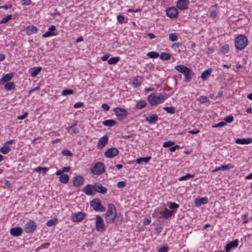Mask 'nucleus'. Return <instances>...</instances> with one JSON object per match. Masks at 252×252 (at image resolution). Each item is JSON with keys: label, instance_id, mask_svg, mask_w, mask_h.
<instances>
[{"label": "nucleus", "instance_id": "de8ad7c7", "mask_svg": "<svg viewBox=\"0 0 252 252\" xmlns=\"http://www.w3.org/2000/svg\"><path fill=\"white\" fill-rule=\"evenodd\" d=\"M73 93V91L71 89H65L62 92V94L63 96L72 94Z\"/></svg>", "mask_w": 252, "mask_h": 252}, {"label": "nucleus", "instance_id": "c85d7f7f", "mask_svg": "<svg viewBox=\"0 0 252 252\" xmlns=\"http://www.w3.org/2000/svg\"><path fill=\"white\" fill-rule=\"evenodd\" d=\"M167 204L169 208L172 210L171 211H172L173 214L176 213L177 209L180 207L179 205L175 202H168Z\"/></svg>", "mask_w": 252, "mask_h": 252}, {"label": "nucleus", "instance_id": "8fccbe9b", "mask_svg": "<svg viewBox=\"0 0 252 252\" xmlns=\"http://www.w3.org/2000/svg\"><path fill=\"white\" fill-rule=\"evenodd\" d=\"M224 122L227 123H231L234 121V117L232 115H229L227 117H226L224 119Z\"/></svg>", "mask_w": 252, "mask_h": 252}, {"label": "nucleus", "instance_id": "9b49d317", "mask_svg": "<svg viewBox=\"0 0 252 252\" xmlns=\"http://www.w3.org/2000/svg\"><path fill=\"white\" fill-rule=\"evenodd\" d=\"M86 216V214L82 212L73 213L71 215V220L73 222L81 221L84 219Z\"/></svg>", "mask_w": 252, "mask_h": 252}, {"label": "nucleus", "instance_id": "4468645a", "mask_svg": "<svg viewBox=\"0 0 252 252\" xmlns=\"http://www.w3.org/2000/svg\"><path fill=\"white\" fill-rule=\"evenodd\" d=\"M82 191L87 195H93L95 194L94 184H88L82 189Z\"/></svg>", "mask_w": 252, "mask_h": 252}, {"label": "nucleus", "instance_id": "69168bd1", "mask_svg": "<svg viewBox=\"0 0 252 252\" xmlns=\"http://www.w3.org/2000/svg\"><path fill=\"white\" fill-rule=\"evenodd\" d=\"M22 4L24 5H29L31 3V0H22Z\"/></svg>", "mask_w": 252, "mask_h": 252}, {"label": "nucleus", "instance_id": "5fc2aeb1", "mask_svg": "<svg viewBox=\"0 0 252 252\" xmlns=\"http://www.w3.org/2000/svg\"><path fill=\"white\" fill-rule=\"evenodd\" d=\"M117 19L118 21L120 23H125V17L123 15H119L117 16Z\"/></svg>", "mask_w": 252, "mask_h": 252}, {"label": "nucleus", "instance_id": "cd10ccee", "mask_svg": "<svg viewBox=\"0 0 252 252\" xmlns=\"http://www.w3.org/2000/svg\"><path fill=\"white\" fill-rule=\"evenodd\" d=\"M145 120L150 124H154L158 121V116L157 114H152L149 117H146Z\"/></svg>", "mask_w": 252, "mask_h": 252}, {"label": "nucleus", "instance_id": "0eeeda50", "mask_svg": "<svg viewBox=\"0 0 252 252\" xmlns=\"http://www.w3.org/2000/svg\"><path fill=\"white\" fill-rule=\"evenodd\" d=\"M91 206L96 212H103L105 211V208L101 204V200L98 198H94L90 202Z\"/></svg>", "mask_w": 252, "mask_h": 252}, {"label": "nucleus", "instance_id": "7c9ffc66", "mask_svg": "<svg viewBox=\"0 0 252 252\" xmlns=\"http://www.w3.org/2000/svg\"><path fill=\"white\" fill-rule=\"evenodd\" d=\"M217 6V4H215L212 6L211 8L209 9V17H210L211 18H214L216 17L217 15V13L216 10H215V8H216Z\"/></svg>", "mask_w": 252, "mask_h": 252}, {"label": "nucleus", "instance_id": "5701e85b", "mask_svg": "<svg viewBox=\"0 0 252 252\" xmlns=\"http://www.w3.org/2000/svg\"><path fill=\"white\" fill-rule=\"evenodd\" d=\"M84 179L83 176L78 175L74 177L73 180V185L75 187H79L84 182Z\"/></svg>", "mask_w": 252, "mask_h": 252}, {"label": "nucleus", "instance_id": "aec40b11", "mask_svg": "<svg viewBox=\"0 0 252 252\" xmlns=\"http://www.w3.org/2000/svg\"><path fill=\"white\" fill-rule=\"evenodd\" d=\"M143 81V77L141 76L137 75L136 77H135L132 80V86L134 88H137L142 84Z\"/></svg>", "mask_w": 252, "mask_h": 252}, {"label": "nucleus", "instance_id": "1a4fd4ad", "mask_svg": "<svg viewBox=\"0 0 252 252\" xmlns=\"http://www.w3.org/2000/svg\"><path fill=\"white\" fill-rule=\"evenodd\" d=\"M95 226L96 230L98 232H102L105 230L104 221L100 215H96Z\"/></svg>", "mask_w": 252, "mask_h": 252}, {"label": "nucleus", "instance_id": "0e129e2a", "mask_svg": "<svg viewBox=\"0 0 252 252\" xmlns=\"http://www.w3.org/2000/svg\"><path fill=\"white\" fill-rule=\"evenodd\" d=\"M101 107L106 111L110 109V106L106 103H103L101 105Z\"/></svg>", "mask_w": 252, "mask_h": 252}, {"label": "nucleus", "instance_id": "79ce46f5", "mask_svg": "<svg viewBox=\"0 0 252 252\" xmlns=\"http://www.w3.org/2000/svg\"><path fill=\"white\" fill-rule=\"evenodd\" d=\"M57 222H58V220L56 218H54V219H51L49 220H48L46 223V225L48 227H51V226H53L56 225L57 224Z\"/></svg>", "mask_w": 252, "mask_h": 252}, {"label": "nucleus", "instance_id": "680f3d73", "mask_svg": "<svg viewBox=\"0 0 252 252\" xmlns=\"http://www.w3.org/2000/svg\"><path fill=\"white\" fill-rule=\"evenodd\" d=\"M213 71V69L212 68H209L207 69H206V80L207 78L211 75V73Z\"/></svg>", "mask_w": 252, "mask_h": 252}, {"label": "nucleus", "instance_id": "a211bd4d", "mask_svg": "<svg viewBox=\"0 0 252 252\" xmlns=\"http://www.w3.org/2000/svg\"><path fill=\"white\" fill-rule=\"evenodd\" d=\"M189 4L188 0H178L177 2V7L181 10H185L188 9Z\"/></svg>", "mask_w": 252, "mask_h": 252}, {"label": "nucleus", "instance_id": "e2e57ef3", "mask_svg": "<svg viewBox=\"0 0 252 252\" xmlns=\"http://www.w3.org/2000/svg\"><path fill=\"white\" fill-rule=\"evenodd\" d=\"M79 132V129L78 128H71V130H70V132L69 133H70V134H78V133Z\"/></svg>", "mask_w": 252, "mask_h": 252}, {"label": "nucleus", "instance_id": "7ed1b4c3", "mask_svg": "<svg viewBox=\"0 0 252 252\" xmlns=\"http://www.w3.org/2000/svg\"><path fill=\"white\" fill-rule=\"evenodd\" d=\"M116 217V209L111 203L108 205V210L105 214V219L107 223H112Z\"/></svg>", "mask_w": 252, "mask_h": 252}, {"label": "nucleus", "instance_id": "c9c22d12", "mask_svg": "<svg viewBox=\"0 0 252 252\" xmlns=\"http://www.w3.org/2000/svg\"><path fill=\"white\" fill-rule=\"evenodd\" d=\"M151 159V157H147L145 158H138L136 160V162L138 164H141L143 162L147 163H148Z\"/></svg>", "mask_w": 252, "mask_h": 252}, {"label": "nucleus", "instance_id": "423d86ee", "mask_svg": "<svg viewBox=\"0 0 252 252\" xmlns=\"http://www.w3.org/2000/svg\"><path fill=\"white\" fill-rule=\"evenodd\" d=\"M37 227V225L35 222L33 220H30L25 224L24 230L26 233L32 234L35 231Z\"/></svg>", "mask_w": 252, "mask_h": 252}, {"label": "nucleus", "instance_id": "4c0bfd02", "mask_svg": "<svg viewBox=\"0 0 252 252\" xmlns=\"http://www.w3.org/2000/svg\"><path fill=\"white\" fill-rule=\"evenodd\" d=\"M120 58L118 56L110 58L108 60V63L109 64H115L120 61Z\"/></svg>", "mask_w": 252, "mask_h": 252}, {"label": "nucleus", "instance_id": "a18cd8bd", "mask_svg": "<svg viewBox=\"0 0 252 252\" xmlns=\"http://www.w3.org/2000/svg\"><path fill=\"white\" fill-rule=\"evenodd\" d=\"M12 19V15H8L0 20V24H4L8 22Z\"/></svg>", "mask_w": 252, "mask_h": 252}, {"label": "nucleus", "instance_id": "f03ea898", "mask_svg": "<svg viewBox=\"0 0 252 252\" xmlns=\"http://www.w3.org/2000/svg\"><path fill=\"white\" fill-rule=\"evenodd\" d=\"M167 97V96L165 93H159L158 95L153 93L148 96L147 99L151 105L154 106L158 104L162 103Z\"/></svg>", "mask_w": 252, "mask_h": 252}, {"label": "nucleus", "instance_id": "f704fd0d", "mask_svg": "<svg viewBox=\"0 0 252 252\" xmlns=\"http://www.w3.org/2000/svg\"><path fill=\"white\" fill-rule=\"evenodd\" d=\"M117 122L112 119L107 120L102 122V124L106 126L112 127L116 124Z\"/></svg>", "mask_w": 252, "mask_h": 252}, {"label": "nucleus", "instance_id": "58836bf2", "mask_svg": "<svg viewBox=\"0 0 252 252\" xmlns=\"http://www.w3.org/2000/svg\"><path fill=\"white\" fill-rule=\"evenodd\" d=\"M159 58L162 60H168L171 58V55L169 53L163 52L159 55Z\"/></svg>", "mask_w": 252, "mask_h": 252}, {"label": "nucleus", "instance_id": "338daca9", "mask_svg": "<svg viewBox=\"0 0 252 252\" xmlns=\"http://www.w3.org/2000/svg\"><path fill=\"white\" fill-rule=\"evenodd\" d=\"M180 146L178 145H176L174 146H172L171 148H169V151L171 152H174L176 151V149H179Z\"/></svg>", "mask_w": 252, "mask_h": 252}, {"label": "nucleus", "instance_id": "09e8293b", "mask_svg": "<svg viewBox=\"0 0 252 252\" xmlns=\"http://www.w3.org/2000/svg\"><path fill=\"white\" fill-rule=\"evenodd\" d=\"M169 251V247L167 245L161 246L158 249V252H168Z\"/></svg>", "mask_w": 252, "mask_h": 252}, {"label": "nucleus", "instance_id": "6ab92c4d", "mask_svg": "<svg viewBox=\"0 0 252 252\" xmlns=\"http://www.w3.org/2000/svg\"><path fill=\"white\" fill-rule=\"evenodd\" d=\"M23 229L21 227H15L10 229V234L15 237H18L22 235Z\"/></svg>", "mask_w": 252, "mask_h": 252}, {"label": "nucleus", "instance_id": "37998d69", "mask_svg": "<svg viewBox=\"0 0 252 252\" xmlns=\"http://www.w3.org/2000/svg\"><path fill=\"white\" fill-rule=\"evenodd\" d=\"M147 56L150 58H157L159 56L158 53L155 51L149 52L147 54Z\"/></svg>", "mask_w": 252, "mask_h": 252}, {"label": "nucleus", "instance_id": "20e7f679", "mask_svg": "<svg viewBox=\"0 0 252 252\" xmlns=\"http://www.w3.org/2000/svg\"><path fill=\"white\" fill-rule=\"evenodd\" d=\"M248 40L245 35L239 34L235 39V47L237 50H242L246 48L248 45Z\"/></svg>", "mask_w": 252, "mask_h": 252}, {"label": "nucleus", "instance_id": "412c9836", "mask_svg": "<svg viewBox=\"0 0 252 252\" xmlns=\"http://www.w3.org/2000/svg\"><path fill=\"white\" fill-rule=\"evenodd\" d=\"M14 77V73H10L4 75L1 79H0V85H4L7 83Z\"/></svg>", "mask_w": 252, "mask_h": 252}, {"label": "nucleus", "instance_id": "bb28decb", "mask_svg": "<svg viewBox=\"0 0 252 252\" xmlns=\"http://www.w3.org/2000/svg\"><path fill=\"white\" fill-rule=\"evenodd\" d=\"M42 67L41 66H35L32 68H31L30 70V72L31 73V76L32 77H34L36 76L39 72L41 71Z\"/></svg>", "mask_w": 252, "mask_h": 252}, {"label": "nucleus", "instance_id": "2f4dec72", "mask_svg": "<svg viewBox=\"0 0 252 252\" xmlns=\"http://www.w3.org/2000/svg\"><path fill=\"white\" fill-rule=\"evenodd\" d=\"M147 102L145 100H139L135 104V108L137 109H142L147 105Z\"/></svg>", "mask_w": 252, "mask_h": 252}, {"label": "nucleus", "instance_id": "603ef678", "mask_svg": "<svg viewBox=\"0 0 252 252\" xmlns=\"http://www.w3.org/2000/svg\"><path fill=\"white\" fill-rule=\"evenodd\" d=\"M78 122L75 121L73 123L69 126L66 127V130L68 132H70L71 128L75 127L77 125Z\"/></svg>", "mask_w": 252, "mask_h": 252}, {"label": "nucleus", "instance_id": "4be33fe9", "mask_svg": "<svg viewBox=\"0 0 252 252\" xmlns=\"http://www.w3.org/2000/svg\"><path fill=\"white\" fill-rule=\"evenodd\" d=\"M94 186L95 193L97 192L102 194H105L107 192V189L105 187H103L101 184H94Z\"/></svg>", "mask_w": 252, "mask_h": 252}, {"label": "nucleus", "instance_id": "2eb2a0df", "mask_svg": "<svg viewBox=\"0 0 252 252\" xmlns=\"http://www.w3.org/2000/svg\"><path fill=\"white\" fill-rule=\"evenodd\" d=\"M166 15L172 19H174L178 16V10L174 7H170L166 10Z\"/></svg>", "mask_w": 252, "mask_h": 252}, {"label": "nucleus", "instance_id": "a878e982", "mask_svg": "<svg viewBox=\"0 0 252 252\" xmlns=\"http://www.w3.org/2000/svg\"><path fill=\"white\" fill-rule=\"evenodd\" d=\"M252 142V138H237L235 140V143L236 144H249Z\"/></svg>", "mask_w": 252, "mask_h": 252}, {"label": "nucleus", "instance_id": "9d476101", "mask_svg": "<svg viewBox=\"0 0 252 252\" xmlns=\"http://www.w3.org/2000/svg\"><path fill=\"white\" fill-rule=\"evenodd\" d=\"M15 141V139H12L4 143L2 147L0 148V153L4 155H6L9 153L11 150V147L10 145L14 143Z\"/></svg>", "mask_w": 252, "mask_h": 252}, {"label": "nucleus", "instance_id": "473e14b6", "mask_svg": "<svg viewBox=\"0 0 252 252\" xmlns=\"http://www.w3.org/2000/svg\"><path fill=\"white\" fill-rule=\"evenodd\" d=\"M4 89L7 91H10L15 89V85L14 82H9L4 84Z\"/></svg>", "mask_w": 252, "mask_h": 252}, {"label": "nucleus", "instance_id": "864d4df0", "mask_svg": "<svg viewBox=\"0 0 252 252\" xmlns=\"http://www.w3.org/2000/svg\"><path fill=\"white\" fill-rule=\"evenodd\" d=\"M193 176L189 174H187L186 175L181 177L179 180V181H184L187 180L191 177H192Z\"/></svg>", "mask_w": 252, "mask_h": 252}, {"label": "nucleus", "instance_id": "a19ab883", "mask_svg": "<svg viewBox=\"0 0 252 252\" xmlns=\"http://www.w3.org/2000/svg\"><path fill=\"white\" fill-rule=\"evenodd\" d=\"M178 34L176 33H171L169 34V40L170 41H176L178 39Z\"/></svg>", "mask_w": 252, "mask_h": 252}, {"label": "nucleus", "instance_id": "4d7b16f0", "mask_svg": "<svg viewBox=\"0 0 252 252\" xmlns=\"http://www.w3.org/2000/svg\"><path fill=\"white\" fill-rule=\"evenodd\" d=\"M126 185V182L125 181H120L117 183V187L118 188H123Z\"/></svg>", "mask_w": 252, "mask_h": 252}, {"label": "nucleus", "instance_id": "72a5a7b5", "mask_svg": "<svg viewBox=\"0 0 252 252\" xmlns=\"http://www.w3.org/2000/svg\"><path fill=\"white\" fill-rule=\"evenodd\" d=\"M229 164H223L221 165L220 167H217L215 169H213L212 172L213 173L216 172L219 170H223V171H227L229 170Z\"/></svg>", "mask_w": 252, "mask_h": 252}, {"label": "nucleus", "instance_id": "49530a36", "mask_svg": "<svg viewBox=\"0 0 252 252\" xmlns=\"http://www.w3.org/2000/svg\"><path fill=\"white\" fill-rule=\"evenodd\" d=\"M50 246V244L49 243H45L41 245L39 247L37 248L35 250V251H37L39 250L48 249L49 247Z\"/></svg>", "mask_w": 252, "mask_h": 252}, {"label": "nucleus", "instance_id": "f3484780", "mask_svg": "<svg viewBox=\"0 0 252 252\" xmlns=\"http://www.w3.org/2000/svg\"><path fill=\"white\" fill-rule=\"evenodd\" d=\"M239 245V241L237 239L231 241L227 243L225 246V250L227 252H229L231 249L236 248Z\"/></svg>", "mask_w": 252, "mask_h": 252}, {"label": "nucleus", "instance_id": "b1692460", "mask_svg": "<svg viewBox=\"0 0 252 252\" xmlns=\"http://www.w3.org/2000/svg\"><path fill=\"white\" fill-rule=\"evenodd\" d=\"M25 30L27 34L30 35L36 33L38 30L36 27L31 25L26 27Z\"/></svg>", "mask_w": 252, "mask_h": 252}, {"label": "nucleus", "instance_id": "e433bc0d", "mask_svg": "<svg viewBox=\"0 0 252 252\" xmlns=\"http://www.w3.org/2000/svg\"><path fill=\"white\" fill-rule=\"evenodd\" d=\"M59 181L63 184H66L69 181V177L67 174H63L60 176Z\"/></svg>", "mask_w": 252, "mask_h": 252}, {"label": "nucleus", "instance_id": "774afa93", "mask_svg": "<svg viewBox=\"0 0 252 252\" xmlns=\"http://www.w3.org/2000/svg\"><path fill=\"white\" fill-rule=\"evenodd\" d=\"M28 113L26 112L23 115L17 117L18 120H24L28 116Z\"/></svg>", "mask_w": 252, "mask_h": 252}, {"label": "nucleus", "instance_id": "3c124183", "mask_svg": "<svg viewBox=\"0 0 252 252\" xmlns=\"http://www.w3.org/2000/svg\"><path fill=\"white\" fill-rule=\"evenodd\" d=\"M174 145V142L171 141H166L163 143L162 146L164 148H168Z\"/></svg>", "mask_w": 252, "mask_h": 252}, {"label": "nucleus", "instance_id": "6e6552de", "mask_svg": "<svg viewBox=\"0 0 252 252\" xmlns=\"http://www.w3.org/2000/svg\"><path fill=\"white\" fill-rule=\"evenodd\" d=\"M113 111L118 119L121 121L125 119L127 115V110L124 108L116 107Z\"/></svg>", "mask_w": 252, "mask_h": 252}, {"label": "nucleus", "instance_id": "bf43d9fd", "mask_svg": "<svg viewBox=\"0 0 252 252\" xmlns=\"http://www.w3.org/2000/svg\"><path fill=\"white\" fill-rule=\"evenodd\" d=\"M181 43L177 42L173 44L171 47L172 49L176 50V49L179 48L180 47H181Z\"/></svg>", "mask_w": 252, "mask_h": 252}, {"label": "nucleus", "instance_id": "6e6d98bb", "mask_svg": "<svg viewBox=\"0 0 252 252\" xmlns=\"http://www.w3.org/2000/svg\"><path fill=\"white\" fill-rule=\"evenodd\" d=\"M62 153L64 156H65L71 157L72 156V154L71 153V152L69 150H67V149L63 150L62 152Z\"/></svg>", "mask_w": 252, "mask_h": 252}, {"label": "nucleus", "instance_id": "f257e3e1", "mask_svg": "<svg viewBox=\"0 0 252 252\" xmlns=\"http://www.w3.org/2000/svg\"><path fill=\"white\" fill-rule=\"evenodd\" d=\"M174 69L179 72L183 73L184 75V81L189 82L192 79L193 72L191 69L186 66L183 64L176 65L174 66Z\"/></svg>", "mask_w": 252, "mask_h": 252}, {"label": "nucleus", "instance_id": "ea45409f", "mask_svg": "<svg viewBox=\"0 0 252 252\" xmlns=\"http://www.w3.org/2000/svg\"><path fill=\"white\" fill-rule=\"evenodd\" d=\"M229 50V46L227 44L223 45L220 49V53L225 54L228 53Z\"/></svg>", "mask_w": 252, "mask_h": 252}, {"label": "nucleus", "instance_id": "393cba45", "mask_svg": "<svg viewBox=\"0 0 252 252\" xmlns=\"http://www.w3.org/2000/svg\"><path fill=\"white\" fill-rule=\"evenodd\" d=\"M159 214L162 216L163 218L166 219L170 218L173 214V212L171 211L167 208H164L163 211H160Z\"/></svg>", "mask_w": 252, "mask_h": 252}, {"label": "nucleus", "instance_id": "c756f323", "mask_svg": "<svg viewBox=\"0 0 252 252\" xmlns=\"http://www.w3.org/2000/svg\"><path fill=\"white\" fill-rule=\"evenodd\" d=\"M194 202L196 207H200L205 204V197H198L194 199Z\"/></svg>", "mask_w": 252, "mask_h": 252}, {"label": "nucleus", "instance_id": "c03bdc74", "mask_svg": "<svg viewBox=\"0 0 252 252\" xmlns=\"http://www.w3.org/2000/svg\"><path fill=\"white\" fill-rule=\"evenodd\" d=\"M163 109L167 112V113L173 114L175 113V108L173 107H164Z\"/></svg>", "mask_w": 252, "mask_h": 252}, {"label": "nucleus", "instance_id": "ddd939ff", "mask_svg": "<svg viewBox=\"0 0 252 252\" xmlns=\"http://www.w3.org/2000/svg\"><path fill=\"white\" fill-rule=\"evenodd\" d=\"M56 31V28L55 25H51L48 29V31L42 35L43 38H46L50 36H56L58 34Z\"/></svg>", "mask_w": 252, "mask_h": 252}, {"label": "nucleus", "instance_id": "f8f14e48", "mask_svg": "<svg viewBox=\"0 0 252 252\" xmlns=\"http://www.w3.org/2000/svg\"><path fill=\"white\" fill-rule=\"evenodd\" d=\"M119 154V151L115 147H111L107 150L104 153L106 158H112L116 157Z\"/></svg>", "mask_w": 252, "mask_h": 252}, {"label": "nucleus", "instance_id": "052dcab7", "mask_svg": "<svg viewBox=\"0 0 252 252\" xmlns=\"http://www.w3.org/2000/svg\"><path fill=\"white\" fill-rule=\"evenodd\" d=\"M83 105H84L83 102H78L75 103L73 105V107L74 108H80V107H82Z\"/></svg>", "mask_w": 252, "mask_h": 252}, {"label": "nucleus", "instance_id": "39448f33", "mask_svg": "<svg viewBox=\"0 0 252 252\" xmlns=\"http://www.w3.org/2000/svg\"><path fill=\"white\" fill-rule=\"evenodd\" d=\"M91 172L96 175H100L105 171V167L101 162H97L90 169Z\"/></svg>", "mask_w": 252, "mask_h": 252}, {"label": "nucleus", "instance_id": "dca6fc26", "mask_svg": "<svg viewBox=\"0 0 252 252\" xmlns=\"http://www.w3.org/2000/svg\"><path fill=\"white\" fill-rule=\"evenodd\" d=\"M108 137L107 135L101 137L98 140L97 144V148L98 150H101L104 146L108 143Z\"/></svg>", "mask_w": 252, "mask_h": 252}, {"label": "nucleus", "instance_id": "13d9d810", "mask_svg": "<svg viewBox=\"0 0 252 252\" xmlns=\"http://www.w3.org/2000/svg\"><path fill=\"white\" fill-rule=\"evenodd\" d=\"M226 125V124L224 122H220L216 124L215 126H213V127H222Z\"/></svg>", "mask_w": 252, "mask_h": 252}]
</instances>
